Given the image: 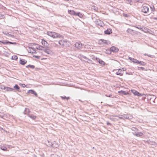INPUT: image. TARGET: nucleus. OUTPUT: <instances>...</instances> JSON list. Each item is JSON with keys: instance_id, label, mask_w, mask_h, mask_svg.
<instances>
[{"instance_id": "f257e3e1", "label": "nucleus", "mask_w": 157, "mask_h": 157, "mask_svg": "<svg viewBox=\"0 0 157 157\" xmlns=\"http://www.w3.org/2000/svg\"><path fill=\"white\" fill-rule=\"evenodd\" d=\"M47 34L53 38H63V36L55 32L48 31Z\"/></svg>"}, {"instance_id": "f03ea898", "label": "nucleus", "mask_w": 157, "mask_h": 157, "mask_svg": "<svg viewBox=\"0 0 157 157\" xmlns=\"http://www.w3.org/2000/svg\"><path fill=\"white\" fill-rule=\"evenodd\" d=\"M156 97L154 95H151L147 97V99L149 100L151 104H153L155 103V100Z\"/></svg>"}, {"instance_id": "7ed1b4c3", "label": "nucleus", "mask_w": 157, "mask_h": 157, "mask_svg": "<svg viewBox=\"0 0 157 157\" xmlns=\"http://www.w3.org/2000/svg\"><path fill=\"white\" fill-rule=\"evenodd\" d=\"M147 5H143L141 7V11L146 13L149 11V8Z\"/></svg>"}, {"instance_id": "20e7f679", "label": "nucleus", "mask_w": 157, "mask_h": 157, "mask_svg": "<svg viewBox=\"0 0 157 157\" xmlns=\"http://www.w3.org/2000/svg\"><path fill=\"white\" fill-rule=\"evenodd\" d=\"M70 43L69 41L66 40H60L58 42V44H60L62 47H64L66 45L65 44H67L69 45Z\"/></svg>"}, {"instance_id": "39448f33", "label": "nucleus", "mask_w": 157, "mask_h": 157, "mask_svg": "<svg viewBox=\"0 0 157 157\" xmlns=\"http://www.w3.org/2000/svg\"><path fill=\"white\" fill-rule=\"evenodd\" d=\"M95 23L97 25L100 26L101 27H103L105 25L103 22L99 19L96 20L95 21Z\"/></svg>"}, {"instance_id": "423d86ee", "label": "nucleus", "mask_w": 157, "mask_h": 157, "mask_svg": "<svg viewBox=\"0 0 157 157\" xmlns=\"http://www.w3.org/2000/svg\"><path fill=\"white\" fill-rule=\"evenodd\" d=\"M121 116H123L124 120V119H125L130 120L132 118V117L130 114H124L121 115Z\"/></svg>"}, {"instance_id": "0eeeda50", "label": "nucleus", "mask_w": 157, "mask_h": 157, "mask_svg": "<svg viewBox=\"0 0 157 157\" xmlns=\"http://www.w3.org/2000/svg\"><path fill=\"white\" fill-rule=\"evenodd\" d=\"M48 145L54 148H57L59 147L58 144L56 142L54 141L53 143L51 142V144H48Z\"/></svg>"}, {"instance_id": "6e6552de", "label": "nucleus", "mask_w": 157, "mask_h": 157, "mask_svg": "<svg viewBox=\"0 0 157 157\" xmlns=\"http://www.w3.org/2000/svg\"><path fill=\"white\" fill-rule=\"evenodd\" d=\"M75 46L76 48L79 49H81L82 48V44L80 42H77L75 44Z\"/></svg>"}, {"instance_id": "1a4fd4ad", "label": "nucleus", "mask_w": 157, "mask_h": 157, "mask_svg": "<svg viewBox=\"0 0 157 157\" xmlns=\"http://www.w3.org/2000/svg\"><path fill=\"white\" fill-rule=\"evenodd\" d=\"M110 51L114 52H117L119 51L118 49L115 46L112 47L110 48Z\"/></svg>"}, {"instance_id": "9d476101", "label": "nucleus", "mask_w": 157, "mask_h": 157, "mask_svg": "<svg viewBox=\"0 0 157 157\" xmlns=\"http://www.w3.org/2000/svg\"><path fill=\"white\" fill-rule=\"evenodd\" d=\"M27 93L29 94H33L35 95V96L36 97H37L38 95L36 93V92L34 90H29L28 91Z\"/></svg>"}, {"instance_id": "9b49d317", "label": "nucleus", "mask_w": 157, "mask_h": 157, "mask_svg": "<svg viewBox=\"0 0 157 157\" xmlns=\"http://www.w3.org/2000/svg\"><path fill=\"white\" fill-rule=\"evenodd\" d=\"M114 117H115V116L110 115L109 116V118L114 121H119V119L115 118Z\"/></svg>"}, {"instance_id": "f8f14e48", "label": "nucleus", "mask_w": 157, "mask_h": 157, "mask_svg": "<svg viewBox=\"0 0 157 157\" xmlns=\"http://www.w3.org/2000/svg\"><path fill=\"white\" fill-rule=\"evenodd\" d=\"M112 33V30L110 29H108L107 30L104 31V33L106 35H110Z\"/></svg>"}, {"instance_id": "ddd939ff", "label": "nucleus", "mask_w": 157, "mask_h": 157, "mask_svg": "<svg viewBox=\"0 0 157 157\" xmlns=\"http://www.w3.org/2000/svg\"><path fill=\"white\" fill-rule=\"evenodd\" d=\"M95 58L97 60V61H98L100 64L103 65H105V63L102 60H101L99 58H97V57Z\"/></svg>"}, {"instance_id": "4468645a", "label": "nucleus", "mask_w": 157, "mask_h": 157, "mask_svg": "<svg viewBox=\"0 0 157 157\" xmlns=\"http://www.w3.org/2000/svg\"><path fill=\"white\" fill-rule=\"evenodd\" d=\"M124 72L121 69H119L118 71L116 73V74L117 75H119L120 76H122L123 75Z\"/></svg>"}, {"instance_id": "2eb2a0df", "label": "nucleus", "mask_w": 157, "mask_h": 157, "mask_svg": "<svg viewBox=\"0 0 157 157\" xmlns=\"http://www.w3.org/2000/svg\"><path fill=\"white\" fill-rule=\"evenodd\" d=\"M44 52L48 54H50L52 52L47 47H45L44 49H43Z\"/></svg>"}, {"instance_id": "dca6fc26", "label": "nucleus", "mask_w": 157, "mask_h": 157, "mask_svg": "<svg viewBox=\"0 0 157 157\" xmlns=\"http://www.w3.org/2000/svg\"><path fill=\"white\" fill-rule=\"evenodd\" d=\"M41 43L45 47H47L48 45V44L47 42L44 40H42Z\"/></svg>"}, {"instance_id": "f3484780", "label": "nucleus", "mask_w": 157, "mask_h": 157, "mask_svg": "<svg viewBox=\"0 0 157 157\" xmlns=\"http://www.w3.org/2000/svg\"><path fill=\"white\" fill-rule=\"evenodd\" d=\"M132 92L135 95H137L139 96H141L142 95L141 94H140L139 92L136 91L135 90H132Z\"/></svg>"}, {"instance_id": "a211bd4d", "label": "nucleus", "mask_w": 157, "mask_h": 157, "mask_svg": "<svg viewBox=\"0 0 157 157\" xmlns=\"http://www.w3.org/2000/svg\"><path fill=\"white\" fill-rule=\"evenodd\" d=\"M27 63V61L25 59H21L19 61V63L22 65H24Z\"/></svg>"}, {"instance_id": "6ab92c4d", "label": "nucleus", "mask_w": 157, "mask_h": 157, "mask_svg": "<svg viewBox=\"0 0 157 157\" xmlns=\"http://www.w3.org/2000/svg\"><path fill=\"white\" fill-rule=\"evenodd\" d=\"M28 116L33 120H35L36 118V116L33 114H29Z\"/></svg>"}, {"instance_id": "aec40b11", "label": "nucleus", "mask_w": 157, "mask_h": 157, "mask_svg": "<svg viewBox=\"0 0 157 157\" xmlns=\"http://www.w3.org/2000/svg\"><path fill=\"white\" fill-rule=\"evenodd\" d=\"M149 29L147 28L143 27V29L142 30V31H143L145 33H149Z\"/></svg>"}, {"instance_id": "412c9836", "label": "nucleus", "mask_w": 157, "mask_h": 157, "mask_svg": "<svg viewBox=\"0 0 157 157\" xmlns=\"http://www.w3.org/2000/svg\"><path fill=\"white\" fill-rule=\"evenodd\" d=\"M4 89L5 90L7 91H13L14 89L8 87H4Z\"/></svg>"}, {"instance_id": "4be33fe9", "label": "nucleus", "mask_w": 157, "mask_h": 157, "mask_svg": "<svg viewBox=\"0 0 157 157\" xmlns=\"http://www.w3.org/2000/svg\"><path fill=\"white\" fill-rule=\"evenodd\" d=\"M68 13L70 14L71 15H73L74 16H75V14H76V12H75V11L73 10H68Z\"/></svg>"}, {"instance_id": "5701e85b", "label": "nucleus", "mask_w": 157, "mask_h": 157, "mask_svg": "<svg viewBox=\"0 0 157 157\" xmlns=\"http://www.w3.org/2000/svg\"><path fill=\"white\" fill-rule=\"evenodd\" d=\"M79 58L81 60H82V59H85L88 60L89 61L91 60L90 59H89L86 56H84L83 55H79Z\"/></svg>"}, {"instance_id": "b1692460", "label": "nucleus", "mask_w": 157, "mask_h": 157, "mask_svg": "<svg viewBox=\"0 0 157 157\" xmlns=\"http://www.w3.org/2000/svg\"><path fill=\"white\" fill-rule=\"evenodd\" d=\"M37 45L38 46V47H37L36 48L37 49H39V50H42L43 51V49H44L45 47H43L42 46H41V45H39L38 44H37Z\"/></svg>"}, {"instance_id": "393cba45", "label": "nucleus", "mask_w": 157, "mask_h": 157, "mask_svg": "<svg viewBox=\"0 0 157 157\" xmlns=\"http://www.w3.org/2000/svg\"><path fill=\"white\" fill-rule=\"evenodd\" d=\"M101 40L103 42V44L104 43L105 44H106L107 45H108L109 44H110V43L109 41L108 40H104L103 39H101Z\"/></svg>"}, {"instance_id": "a878e982", "label": "nucleus", "mask_w": 157, "mask_h": 157, "mask_svg": "<svg viewBox=\"0 0 157 157\" xmlns=\"http://www.w3.org/2000/svg\"><path fill=\"white\" fill-rule=\"evenodd\" d=\"M1 149L3 151H7V148L4 145H3L2 146H1Z\"/></svg>"}, {"instance_id": "bb28decb", "label": "nucleus", "mask_w": 157, "mask_h": 157, "mask_svg": "<svg viewBox=\"0 0 157 157\" xmlns=\"http://www.w3.org/2000/svg\"><path fill=\"white\" fill-rule=\"evenodd\" d=\"M133 134L134 135H135L137 136H142L143 134L141 132H139L138 133H136L135 134L134 133H133Z\"/></svg>"}, {"instance_id": "cd10ccee", "label": "nucleus", "mask_w": 157, "mask_h": 157, "mask_svg": "<svg viewBox=\"0 0 157 157\" xmlns=\"http://www.w3.org/2000/svg\"><path fill=\"white\" fill-rule=\"evenodd\" d=\"M76 14H75V16H78V17H79L80 18H82L83 17V15L81 13H80V12H76Z\"/></svg>"}, {"instance_id": "c85d7f7f", "label": "nucleus", "mask_w": 157, "mask_h": 157, "mask_svg": "<svg viewBox=\"0 0 157 157\" xmlns=\"http://www.w3.org/2000/svg\"><path fill=\"white\" fill-rule=\"evenodd\" d=\"M145 143H148L151 145H153L155 143L151 141L150 140H147L146 141Z\"/></svg>"}, {"instance_id": "c756f323", "label": "nucleus", "mask_w": 157, "mask_h": 157, "mask_svg": "<svg viewBox=\"0 0 157 157\" xmlns=\"http://www.w3.org/2000/svg\"><path fill=\"white\" fill-rule=\"evenodd\" d=\"M60 97L63 100L66 99L67 100H68V99H70L69 97H66V96H61Z\"/></svg>"}, {"instance_id": "7c9ffc66", "label": "nucleus", "mask_w": 157, "mask_h": 157, "mask_svg": "<svg viewBox=\"0 0 157 157\" xmlns=\"http://www.w3.org/2000/svg\"><path fill=\"white\" fill-rule=\"evenodd\" d=\"M29 48H31L33 50V51H30L29 52L30 53H32L33 54H35L36 53L35 49L34 48H33L32 47H29Z\"/></svg>"}, {"instance_id": "2f4dec72", "label": "nucleus", "mask_w": 157, "mask_h": 157, "mask_svg": "<svg viewBox=\"0 0 157 157\" xmlns=\"http://www.w3.org/2000/svg\"><path fill=\"white\" fill-rule=\"evenodd\" d=\"M26 67L27 68H29V67L30 68L33 69L35 68V66H34V65H29L26 66Z\"/></svg>"}, {"instance_id": "473e14b6", "label": "nucleus", "mask_w": 157, "mask_h": 157, "mask_svg": "<svg viewBox=\"0 0 157 157\" xmlns=\"http://www.w3.org/2000/svg\"><path fill=\"white\" fill-rule=\"evenodd\" d=\"M132 61L134 63H136L137 64L139 63V60L134 58H132Z\"/></svg>"}, {"instance_id": "72a5a7b5", "label": "nucleus", "mask_w": 157, "mask_h": 157, "mask_svg": "<svg viewBox=\"0 0 157 157\" xmlns=\"http://www.w3.org/2000/svg\"><path fill=\"white\" fill-rule=\"evenodd\" d=\"M135 27L139 29H140V30L141 31L143 29V27H141L140 25H138L137 26H135Z\"/></svg>"}, {"instance_id": "f704fd0d", "label": "nucleus", "mask_w": 157, "mask_h": 157, "mask_svg": "<svg viewBox=\"0 0 157 157\" xmlns=\"http://www.w3.org/2000/svg\"><path fill=\"white\" fill-rule=\"evenodd\" d=\"M18 57L17 56L14 55V56H13L12 57V59L13 60H16L17 59Z\"/></svg>"}, {"instance_id": "c9c22d12", "label": "nucleus", "mask_w": 157, "mask_h": 157, "mask_svg": "<svg viewBox=\"0 0 157 157\" xmlns=\"http://www.w3.org/2000/svg\"><path fill=\"white\" fill-rule=\"evenodd\" d=\"M138 64L143 66H144L146 64V63L143 61H139Z\"/></svg>"}, {"instance_id": "e433bc0d", "label": "nucleus", "mask_w": 157, "mask_h": 157, "mask_svg": "<svg viewBox=\"0 0 157 157\" xmlns=\"http://www.w3.org/2000/svg\"><path fill=\"white\" fill-rule=\"evenodd\" d=\"M14 88L17 90H19L20 89V87L17 84H16L14 86Z\"/></svg>"}, {"instance_id": "4c0bfd02", "label": "nucleus", "mask_w": 157, "mask_h": 157, "mask_svg": "<svg viewBox=\"0 0 157 157\" xmlns=\"http://www.w3.org/2000/svg\"><path fill=\"white\" fill-rule=\"evenodd\" d=\"M115 117H118V119H119H119L124 120V118H123V116H121V115L119 116H118L117 115H116V116H115Z\"/></svg>"}, {"instance_id": "58836bf2", "label": "nucleus", "mask_w": 157, "mask_h": 157, "mask_svg": "<svg viewBox=\"0 0 157 157\" xmlns=\"http://www.w3.org/2000/svg\"><path fill=\"white\" fill-rule=\"evenodd\" d=\"M138 69L139 70H142L143 71H145V69L143 67H138Z\"/></svg>"}, {"instance_id": "ea45409f", "label": "nucleus", "mask_w": 157, "mask_h": 157, "mask_svg": "<svg viewBox=\"0 0 157 157\" xmlns=\"http://www.w3.org/2000/svg\"><path fill=\"white\" fill-rule=\"evenodd\" d=\"M5 18V16L4 14L0 13V19H4Z\"/></svg>"}, {"instance_id": "a19ab883", "label": "nucleus", "mask_w": 157, "mask_h": 157, "mask_svg": "<svg viewBox=\"0 0 157 157\" xmlns=\"http://www.w3.org/2000/svg\"><path fill=\"white\" fill-rule=\"evenodd\" d=\"M7 44H13L14 45H16L17 44L16 43V42H10L7 40Z\"/></svg>"}, {"instance_id": "79ce46f5", "label": "nucleus", "mask_w": 157, "mask_h": 157, "mask_svg": "<svg viewBox=\"0 0 157 157\" xmlns=\"http://www.w3.org/2000/svg\"><path fill=\"white\" fill-rule=\"evenodd\" d=\"M133 30L130 29H128L127 30V32L129 33H130L132 32H133Z\"/></svg>"}, {"instance_id": "37998d69", "label": "nucleus", "mask_w": 157, "mask_h": 157, "mask_svg": "<svg viewBox=\"0 0 157 157\" xmlns=\"http://www.w3.org/2000/svg\"><path fill=\"white\" fill-rule=\"evenodd\" d=\"M30 111L29 109L27 108V115L28 116L29 114H30Z\"/></svg>"}, {"instance_id": "c03bdc74", "label": "nucleus", "mask_w": 157, "mask_h": 157, "mask_svg": "<svg viewBox=\"0 0 157 157\" xmlns=\"http://www.w3.org/2000/svg\"><path fill=\"white\" fill-rule=\"evenodd\" d=\"M136 1L139 3H143L144 2V0H136Z\"/></svg>"}, {"instance_id": "a18cd8bd", "label": "nucleus", "mask_w": 157, "mask_h": 157, "mask_svg": "<svg viewBox=\"0 0 157 157\" xmlns=\"http://www.w3.org/2000/svg\"><path fill=\"white\" fill-rule=\"evenodd\" d=\"M98 44H103V42L101 40V39L98 40Z\"/></svg>"}, {"instance_id": "49530a36", "label": "nucleus", "mask_w": 157, "mask_h": 157, "mask_svg": "<svg viewBox=\"0 0 157 157\" xmlns=\"http://www.w3.org/2000/svg\"><path fill=\"white\" fill-rule=\"evenodd\" d=\"M7 40H5L4 41H2V44H7Z\"/></svg>"}, {"instance_id": "de8ad7c7", "label": "nucleus", "mask_w": 157, "mask_h": 157, "mask_svg": "<svg viewBox=\"0 0 157 157\" xmlns=\"http://www.w3.org/2000/svg\"><path fill=\"white\" fill-rule=\"evenodd\" d=\"M27 108H26L25 109L23 112V113L24 114H27Z\"/></svg>"}, {"instance_id": "09e8293b", "label": "nucleus", "mask_w": 157, "mask_h": 157, "mask_svg": "<svg viewBox=\"0 0 157 157\" xmlns=\"http://www.w3.org/2000/svg\"><path fill=\"white\" fill-rule=\"evenodd\" d=\"M132 129L133 130V131H137V129L136 128H135V127H132Z\"/></svg>"}, {"instance_id": "8fccbe9b", "label": "nucleus", "mask_w": 157, "mask_h": 157, "mask_svg": "<svg viewBox=\"0 0 157 157\" xmlns=\"http://www.w3.org/2000/svg\"><path fill=\"white\" fill-rule=\"evenodd\" d=\"M33 56L37 59H40V56Z\"/></svg>"}, {"instance_id": "3c124183", "label": "nucleus", "mask_w": 157, "mask_h": 157, "mask_svg": "<svg viewBox=\"0 0 157 157\" xmlns=\"http://www.w3.org/2000/svg\"><path fill=\"white\" fill-rule=\"evenodd\" d=\"M106 53L108 54L111 53L110 50L109 51V50H106Z\"/></svg>"}, {"instance_id": "603ef678", "label": "nucleus", "mask_w": 157, "mask_h": 157, "mask_svg": "<svg viewBox=\"0 0 157 157\" xmlns=\"http://www.w3.org/2000/svg\"><path fill=\"white\" fill-rule=\"evenodd\" d=\"M126 74L129 75H132V73L131 72H130L129 73L128 72H126Z\"/></svg>"}, {"instance_id": "864d4df0", "label": "nucleus", "mask_w": 157, "mask_h": 157, "mask_svg": "<svg viewBox=\"0 0 157 157\" xmlns=\"http://www.w3.org/2000/svg\"><path fill=\"white\" fill-rule=\"evenodd\" d=\"M126 0L128 1V2L129 4H130V5L131 4V2H132L131 1V0Z\"/></svg>"}, {"instance_id": "5fc2aeb1", "label": "nucleus", "mask_w": 157, "mask_h": 157, "mask_svg": "<svg viewBox=\"0 0 157 157\" xmlns=\"http://www.w3.org/2000/svg\"><path fill=\"white\" fill-rule=\"evenodd\" d=\"M107 125H111V124L108 121L107 122Z\"/></svg>"}, {"instance_id": "6e6d98bb", "label": "nucleus", "mask_w": 157, "mask_h": 157, "mask_svg": "<svg viewBox=\"0 0 157 157\" xmlns=\"http://www.w3.org/2000/svg\"><path fill=\"white\" fill-rule=\"evenodd\" d=\"M125 69H124V68H122L121 70H122V71H123V72L124 71H125Z\"/></svg>"}, {"instance_id": "4d7b16f0", "label": "nucleus", "mask_w": 157, "mask_h": 157, "mask_svg": "<svg viewBox=\"0 0 157 157\" xmlns=\"http://www.w3.org/2000/svg\"><path fill=\"white\" fill-rule=\"evenodd\" d=\"M148 56L150 57H153V56L151 55H147Z\"/></svg>"}, {"instance_id": "13d9d810", "label": "nucleus", "mask_w": 157, "mask_h": 157, "mask_svg": "<svg viewBox=\"0 0 157 157\" xmlns=\"http://www.w3.org/2000/svg\"><path fill=\"white\" fill-rule=\"evenodd\" d=\"M51 142L48 141V144H51Z\"/></svg>"}, {"instance_id": "bf43d9fd", "label": "nucleus", "mask_w": 157, "mask_h": 157, "mask_svg": "<svg viewBox=\"0 0 157 157\" xmlns=\"http://www.w3.org/2000/svg\"><path fill=\"white\" fill-rule=\"evenodd\" d=\"M129 59H130V60H132V58H131V57H129Z\"/></svg>"}, {"instance_id": "052dcab7", "label": "nucleus", "mask_w": 157, "mask_h": 157, "mask_svg": "<svg viewBox=\"0 0 157 157\" xmlns=\"http://www.w3.org/2000/svg\"><path fill=\"white\" fill-rule=\"evenodd\" d=\"M41 156L42 157H44V154H43Z\"/></svg>"}, {"instance_id": "680f3d73", "label": "nucleus", "mask_w": 157, "mask_h": 157, "mask_svg": "<svg viewBox=\"0 0 157 157\" xmlns=\"http://www.w3.org/2000/svg\"><path fill=\"white\" fill-rule=\"evenodd\" d=\"M154 20H157V17H155V18H154Z\"/></svg>"}, {"instance_id": "e2e57ef3", "label": "nucleus", "mask_w": 157, "mask_h": 157, "mask_svg": "<svg viewBox=\"0 0 157 157\" xmlns=\"http://www.w3.org/2000/svg\"><path fill=\"white\" fill-rule=\"evenodd\" d=\"M122 91V93H124V92H125L124 91Z\"/></svg>"}, {"instance_id": "0e129e2a", "label": "nucleus", "mask_w": 157, "mask_h": 157, "mask_svg": "<svg viewBox=\"0 0 157 157\" xmlns=\"http://www.w3.org/2000/svg\"><path fill=\"white\" fill-rule=\"evenodd\" d=\"M111 96H112V95H111V94H110V95H109V97H111Z\"/></svg>"}, {"instance_id": "69168bd1", "label": "nucleus", "mask_w": 157, "mask_h": 157, "mask_svg": "<svg viewBox=\"0 0 157 157\" xmlns=\"http://www.w3.org/2000/svg\"><path fill=\"white\" fill-rule=\"evenodd\" d=\"M23 85H24L23 86V87L26 86L25 84H23Z\"/></svg>"}, {"instance_id": "338daca9", "label": "nucleus", "mask_w": 157, "mask_h": 157, "mask_svg": "<svg viewBox=\"0 0 157 157\" xmlns=\"http://www.w3.org/2000/svg\"><path fill=\"white\" fill-rule=\"evenodd\" d=\"M23 85H24L23 86V87L26 86L25 84H23Z\"/></svg>"}, {"instance_id": "774afa93", "label": "nucleus", "mask_w": 157, "mask_h": 157, "mask_svg": "<svg viewBox=\"0 0 157 157\" xmlns=\"http://www.w3.org/2000/svg\"><path fill=\"white\" fill-rule=\"evenodd\" d=\"M33 45H36V44L35 43H33Z\"/></svg>"}]
</instances>
